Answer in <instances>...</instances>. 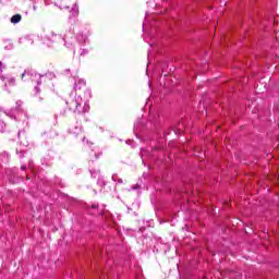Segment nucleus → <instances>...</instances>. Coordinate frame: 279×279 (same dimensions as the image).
I'll use <instances>...</instances> for the list:
<instances>
[{"mask_svg": "<svg viewBox=\"0 0 279 279\" xmlns=\"http://www.w3.org/2000/svg\"><path fill=\"white\" fill-rule=\"evenodd\" d=\"M25 77V72L22 73V80Z\"/></svg>", "mask_w": 279, "mask_h": 279, "instance_id": "3", "label": "nucleus"}, {"mask_svg": "<svg viewBox=\"0 0 279 279\" xmlns=\"http://www.w3.org/2000/svg\"><path fill=\"white\" fill-rule=\"evenodd\" d=\"M5 69V66L3 65L2 62H0V73H3V70Z\"/></svg>", "mask_w": 279, "mask_h": 279, "instance_id": "2", "label": "nucleus"}, {"mask_svg": "<svg viewBox=\"0 0 279 279\" xmlns=\"http://www.w3.org/2000/svg\"><path fill=\"white\" fill-rule=\"evenodd\" d=\"M21 14H15L11 17V23H13L14 25H16V23H21Z\"/></svg>", "mask_w": 279, "mask_h": 279, "instance_id": "1", "label": "nucleus"}, {"mask_svg": "<svg viewBox=\"0 0 279 279\" xmlns=\"http://www.w3.org/2000/svg\"><path fill=\"white\" fill-rule=\"evenodd\" d=\"M1 80H5V77L1 76Z\"/></svg>", "mask_w": 279, "mask_h": 279, "instance_id": "5", "label": "nucleus"}, {"mask_svg": "<svg viewBox=\"0 0 279 279\" xmlns=\"http://www.w3.org/2000/svg\"><path fill=\"white\" fill-rule=\"evenodd\" d=\"M26 169V167L25 166H22V170H25Z\"/></svg>", "mask_w": 279, "mask_h": 279, "instance_id": "4", "label": "nucleus"}]
</instances>
